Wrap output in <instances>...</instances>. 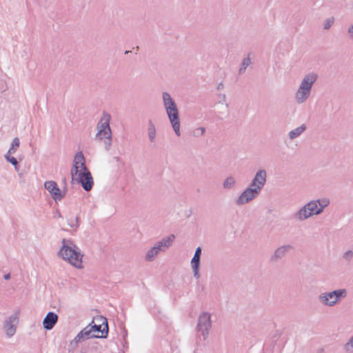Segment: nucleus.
Masks as SVG:
<instances>
[{
    "instance_id": "1",
    "label": "nucleus",
    "mask_w": 353,
    "mask_h": 353,
    "mask_svg": "<svg viewBox=\"0 0 353 353\" xmlns=\"http://www.w3.org/2000/svg\"><path fill=\"white\" fill-rule=\"evenodd\" d=\"M70 172L72 181L81 183L85 190L89 191L92 189L93 179L85 165V158L82 152H78L75 155Z\"/></svg>"
},
{
    "instance_id": "2",
    "label": "nucleus",
    "mask_w": 353,
    "mask_h": 353,
    "mask_svg": "<svg viewBox=\"0 0 353 353\" xmlns=\"http://www.w3.org/2000/svg\"><path fill=\"white\" fill-rule=\"evenodd\" d=\"M70 172L72 181L81 183L85 190L89 191L92 189L93 179L85 165V158L82 152H78L75 155Z\"/></svg>"
},
{
    "instance_id": "3",
    "label": "nucleus",
    "mask_w": 353,
    "mask_h": 353,
    "mask_svg": "<svg viewBox=\"0 0 353 353\" xmlns=\"http://www.w3.org/2000/svg\"><path fill=\"white\" fill-rule=\"evenodd\" d=\"M165 108L172 123V128L177 136H180V123L179 112L176 104L168 93H163V95Z\"/></svg>"
},
{
    "instance_id": "4",
    "label": "nucleus",
    "mask_w": 353,
    "mask_h": 353,
    "mask_svg": "<svg viewBox=\"0 0 353 353\" xmlns=\"http://www.w3.org/2000/svg\"><path fill=\"white\" fill-rule=\"evenodd\" d=\"M65 241L63 240V245L60 250L62 257L72 265L81 268L82 267V255L72 247L65 245Z\"/></svg>"
},
{
    "instance_id": "5",
    "label": "nucleus",
    "mask_w": 353,
    "mask_h": 353,
    "mask_svg": "<svg viewBox=\"0 0 353 353\" xmlns=\"http://www.w3.org/2000/svg\"><path fill=\"white\" fill-rule=\"evenodd\" d=\"M92 328V333L95 334V338H106L108 333V326L107 319L97 315L92 319L91 324L89 325Z\"/></svg>"
},
{
    "instance_id": "6",
    "label": "nucleus",
    "mask_w": 353,
    "mask_h": 353,
    "mask_svg": "<svg viewBox=\"0 0 353 353\" xmlns=\"http://www.w3.org/2000/svg\"><path fill=\"white\" fill-rule=\"evenodd\" d=\"M315 74H309L303 79L302 83L296 94V98L299 103L303 102L309 96L312 84L316 80Z\"/></svg>"
},
{
    "instance_id": "7",
    "label": "nucleus",
    "mask_w": 353,
    "mask_h": 353,
    "mask_svg": "<svg viewBox=\"0 0 353 353\" xmlns=\"http://www.w3.org/2000/svg\"><path fill=\"white\" fill-rule=\"evenodd\" d=\"M110 115L103 114L98 123V132L97 137L100 140L105 139L109 142L111 139V130L110 128Z\"/></svg>"
},
{
    "instance_id": "8",
    "label": "nucleus",
    "mask_w": 353,
    "mask_h": 353,
    "mask_svg": "<svg viewBox=\"0 0 353 353\" xmlns=\"http://www.w3.org/2000/svg\"><path fill=\"white\" fill-rule=\"evenodd\" d=\"M91 338H95V334L92 333V328L90 327V325H88L80 331L74 339L70 341L69 347L71 350H74L79 343Z\"/></svg>"
},
{
    "instance_id": "9",
    "label": "nucleus",
    "mask_w": 353,
    "mask_h": 353,
    "mask_svg": "<svg viewBox=\"0 0 353 353\" xmlns=\"http://www.w3.org/2000/svg\"><path fill=\"white\" fill-rule=\"evenodd\" d=\"M174 238V235L171 234L169 236H168L167 239H164L161 241L159 242V243L157 245L154 246L148 251L146 255V259L148 261H152L154 258V256L157 255L158 252L161 250H163L161 248H168L173 242Z\"/></svg>"
},
{
    "instance_id": "10",
    "label": "nucleus",
    "mask_w": 353,
    "mask_h": 353,
    "mask_svg": "<svg viewBox=\"0 0 353 353\" xmlns=\"http://www.w3.org/2000/svg\"><path fill=\"white\" fill-rule=\"evenodd\" d=\"M322 211V207H319L316 201H312L308 203L299 212V217L300 219H305L307 217L318 214Z\"/></svg>"
},
{
    "instance_id": "11",
    "label": "nucleus",
    "mask_w": 353,
    "mask_h": 353,
    "mask_svg": "<svg viewBox=\"0 0 353 353\" xmlns=\"http://www.w3.org/2000/svg\"><path fill=\"white\" fill-rule=\"evenodd\" d=\"M44 187L48 190L51 196L55 201H60L64 196L65 194L61 192L57 183L54 181H46Z\"/></svg>"
},
{
    "instance_id": "12",
    "label": "nucleus",
    "mask_w": 353,
    "mask_h": 353,
    "mask_svg": "<svg viewBox=\"0 0 353 353\" xmlns=\"http://www.w3.org/2000/svg\"><path fill=\"white\" fill-rule=\"evenodd\" d=\"M345 294V290H338L330 292L321 296L322 301L327 305H332L334 304L340 296H344Z\"/></svg>"
},
{
    "instance_id": "13",
    "label": "nucleus",
    "mask_w": 353,
    "mask_h": 353,
    "mask_svg": "<svg viewBox=\"0 0 353 353\" xmlns=\"http://www.w3.org/2000/svg\"><path fill=\"white\" fill-rule=\"evenodd\" d=\"M260 191L256 188H248L245 190L238 199V203L243 204L254 198Z\"/></svg>"
},
{
    "instance_id": "14",
    "label": "nucleus",
    "mask_w": 353,
    "mask_h": 353,
    "mask_svg": "<svg viewBox=\"0 0 353 353\" xmlns=\"http://www.w3.org/2000/svg\"><path fill=\"white\" fill-rule=\"evenodd\" d=\"M58 321V316L54 312H48L43 321V325L46 330H51Z\"/></svg>"
},
{
    "instance_id": "15",
    "label": "nucleus",
    "mask_w": 353,
    "mask_h": 353,
    "mask_svg": "<svg viewBox=\"0 0 353 353\" xmlns=\"http://www.w3.org/2000/svg\"><path fill=\"white\" fill-rule=\"evenodd\" d=\"M266 173L264 170L259 171L252 183V186L258 190H261L265 182Z\"/></svg>"
},
{
    "instance_id": "16",
    "label": "nucleus",
    "mask_w": 353,
    "mask_h": 353,
    "mask_svg": "<svg viewBox=\"0 0 353 353\" xmlns=\"http://www.w3.org/2000/svg\"><path fill=\"white\" fill-rule=\"evenodd\" d=\"M201 252V248H197L196 250L195 254H194V255L192 259V261H191L192 269L194 270L195 276H196L198 274V272H199V265Z\"/></svg>"
},
{
    "instance_id": "17",
    "label": "nucleus",
    "mask_w": 353,
    "mask_h": 353,
    "mask_svg": "<svg viewBox=\"0 0 353 353\" xmlns=\"http://www.w3.org/2000/svg\"><path fill=\"white\" fill-rule=\"evenodd\" d=\"M210 316L208 313H204L199 316L198 327L199 329L205 328V330L210 326Z\"/></svg>"
},
{
    "instance_id": "18",
    "label": "nucleus",
    "mask_w": 353,
    "mask_h": 353,
    "mask_svg": "<svg viewBox=\"0 0 353 353\" xmlns=\"http://www.w3.org/2000/svg\"><path fill=\"white\" fill-rule=\"evenodd\" d=\"M20 145V141L19 138L16 137L13 139L10 148L8 150V154H14L17 149L19 148Z\"/></svg>"
},
{
    "instance_id": "19",
    "label": "nucleus",
    "mask_w": 353,
    "mask_h": 353,
    "mask_svg": "<svg viewBox=\"0 0 353 353\" xmlns=\"http://www.w3.org/2000/svg\"><path fill=\"white\" fill-rule=\"evenodd\" d=\"M305 130V126L302 125L301 126L296 128V129L292 130L289 135L291 139H294L298 137L300 134H301Z\"/></svg>"
},
{
    "instance_id": "20",
    "label": "nucleus",
    "mask_w": 353,
    "mask_h": 353,
    "mask_svg": "<svg viewBox=\"0 0 353 353\" xmlns=\"http://www.w3.org/2000/svg\"><path fill=\"white\" fill-rule=\"evenodd\" d=\"M5 329H6V334L10 336H12L15 332V328L10 323H7L5 325Z\"/></svg>"
},
{
    "instance_id": "21",
    "label": "nucleus",
    "mask_w": 353,
    "mask_h": 353,
    "mask_svg": "<svg viewBox=\"0 0 353 353\" xmlns=\"http://www.w3.org/2000/svg\"><path fill=\"white\" fill-rule=\"evenodd\" d=\"M10 154H11L8 153L6 154L5 157L8 161L11 163L13 165L16 166L17 165V161L14 157H11Z\"/></svg>"
},
{
    "instance_id": "22",
    "label": "nucleus",
    "mask_w": 353,
    "mask_h": 353,
    "mask_svg": "<svg viewBox=\"0 0 353 353\" xmlns=\"http://www.w3.org/2000/svg\"><path fill=\"white\" fill-rule=\"evenodd\" d=\"M289 248L287 247H281L279 248L276 252H275V256L276 257H281L285 251L287 250Z\"/></svg>"
},
{
    "instance_id": "23",
    "label": "nucleus",
    "mask_w": 353,
    "mask_h": 353,
    "mask_svg": "<svg viewBox=\"0 0 353 353\" xmlns=\"http://www.w3.org/2000/svg\"><path fill=\"white\" fill-rule=\"evenodd\" d=\"M234 183V180L232 177L228 178L224 182L225 187H230Z\"/></svg>"
},
{
    "instance_id": "24",
    "label": "nucleus",
    "mask_w": 353,
    "mask_h": 353,
    "mask_svg": "<svg viewBox=\"0 0 353 353\" xmlns=\"http://www.w3.org/2000/svg\"><path fill=\"white\" fill-rule=\"evenodd\" d=\"M154 136H155V130H154V128H150L149 129V137L152 141L154 140Z\"/></svg>"
},
{
    "instance_id": "25",
    "label": "nucleus",
    "mask_w": 353,
    "mask_h": 353,
    "mask_svg": "<svg viewBox=\"0 0 353 353\" xmlns=\"http://www.w3.org/2000/svg\"><path fill=\"white\" fill-rule=\"evenodd\" d=\"M318 203H319V206L322 207V209H323L324 207H325L329 203V201L326 199H323L321 201H318Z\"/></svg>"
},
{
    "instance_id": "26",
    "label": "nucleus",
    "mask_w": 353,
    "mask_h": 353,
    "mask_svg": "<svg viewBox=\"0 0 353 353\" xmlns=\"http://www.w3.org/2000/svg\"><path fill=\"white\" fill-rule=\"evenodd\" d=\"M334 23V18H330V19H328L326 21V23L325 25V29H327L329 28L332 24Z\"/></svg>"
},
{
    "instance_id": "27",
    "label": "nucleus",
    "mask_w": 353,
    "mask_h": 353,
    "mask_svg": "<svg viewBox=\"0 0 353 353\" xmlns=\"http://www.w3.org/2000/svg\"><path fill=\"white\" fill-rule=\"evenodd\" d=\"M250 63V59L249 57L243 60V69L245 70V68L249 65V64Z\"/></svg>"
},
{
    "instance_id": "28",
    "label": "nucleus",
    "mask_w": 353,
    "mask_h": 353,
    "mask_svg": "<svg viewBox=\"0 0 353 353\" xmlns=\"http://www.w3.org/2000/svg\"><path fill=\"white\" fill-rule=\"evenodd\" d=\"M350 344H353V338L350 340V341L346 344L347 350H349Z\"/></svg>"
},
{
    "instance_id": "29",
    "label": "nucleus",
    "mask_w": 353,
    "mask_h": 353,
    "mask_svg": "<svg viewBox=\"0 0 353 353\" xmlns=\"http://www.w3.org/2000/svg\"><path fill=\"white\" fill-rule=\"evenodd\" d=\"M352 252H350H350H347L345 254V256L347 258V257H349V256H352Z\"/></svg>"
},
{
    "instance_id": "30",
    "label": "nucleus",
    "mask_w": 353,
    "mask_h": 353,
    "mask_svg": "<svg viewBox=\"0 0 353 353\" xmlns=\"http://www.w3.org/2000/svg\"><path fill=\"white\" fill-rule=\"evenodd\" d=\"M349 33L353 35V26L350 28Z\"/></svg>"
},
{
    "instance_id": "31",
    "label": "nucleus",
    "mask_w": 353,
    "mask_h": 353,
    "mask_svg": "<svg viewBox=\"0 0 353 353\" xmlns=\"http://www.w3.org/2000/svg\"><path fill=\"white\" fill-rule=\"evenodd\" d=\"M4 278H5V279H7V280L9 279H10V274L5 275Z\"/></svg>"
},
{
    "instance_id": "32",
    "label": "nucleus",
    "mask_w": 353,
    "mask_h": 353,
    "mask_svg": "<svg viewBox=\"0 0 353 353\" xmlns=\"http://www.w3.org/2000/svg\"><path fill=\"white\" fill-rule=\"evenodd\" d=\"M201 133L203 134L205 130H204V128H201Z\"/></svg>"
}]
</instances>
